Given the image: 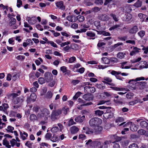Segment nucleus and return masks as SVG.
I'll list each match as a JSON object with an SVG mask.
<instances>
[{
	"label": "nucleus",
	"mask_w": 148,
	"mask_h": 148,
	"mask_svg": "<svg viewBox=\"0 0 148 148\" xmlns=\"http://www.w3.org/2000/svg\"><path fill=\"white\" fill-rule=\"evenodd\" d=\"M1 120V119L0 118V129H1L6 125L5 123H2Z\"/></svg>",
	"instance_id": "nucleus-58"
},
{
	"label": "nucleus",
	"mask_w": 148,
	"mask_h": 148,
	"mask_svg": "<svg viewBox=\"0 0 148 148\" xmlns=\"http://www.w3.org/2000/svg\"><path fill=\"white\" fill-rule=\"evenodd\" d=\"M69 33H67L66 31L61 32V34L63 36L66 37H70V35L69 34Z\"/></svg>",
	"instance_id": "nucleus-50"
},
{
	"label": "nucleus",
	"mask_w": 148,
	"mask_h": 148,
	"mask_svg": "<svg viewBox=\"0 0 148 148\" xmlns=\"http://www.w3.org/2000/svg\"><path fill=\"white\" fill-rule=\"evenodd\" d=\"M40 109V107L38 106H36L34 107L33 110L35 112H38L39 109Z\"/></svg>",
	"instance_id": "nucleus-57"
},
{
	"label": "nucleus",
	"mask_w": 148,
	"mask_h": 148,
	"mask_svg": "<svg viewBox=\"0 0 148 148\" xmlns=\"http://www.w3.org/2000/svg\"><path fill=\"white\" fill-rule=\"evenodd\" d=\"M62 110L63 111V113L64 115H66L67 114L68 111L69 110V108L66 107H64L62 108Z\"/></svg>",
	"instance_id": "nucleus-44"
},
{
	"label": "nucleus",
	"mask_w": 148,
	"mask_h": 148,
	"mask_svg": "<svg viewBox=\"0 0 148 148\" xmlns=\"http://www.w3.org/2000/svg\"><path fill=\"white\" fill-rule=\"evenodd\" d=\"M102 122V120L98 118H92L89 121L90 125L94 127L100 125Z\"/></svg>",
	"instance_id": "nucleus-3"
},
{
	"label": "nucleus",
	"mask_w": 148,
	"mask_h": 148,
	"mask_svg": "<svg viewBox=\"0 0 148 148\" xmlns=\"http://www.w3.org/2000/svg\"><path fill=\"white\" fill-rule=\"evenodd\" d=\"M67 20L71 22H74L76 20V17L73 15L69 16L66 17Z\"/></svg>",
	"instance_id": "nucleus-14"
},
{
	"label": "nucleus",
	"mask_w": 148,
	"mask_h": 148,
	"mask_svg": "<svg viewBox=\"0 0 148 148\" xmlns=\"http://www.w3.org/2000/svg\"><path fill=\"white\" fill-rule=\"evenodd\" d=\"M52 134L49 133H47L45 136V138L46 140L51 139V138Z\"/></svg>",
	"instance_id": "nucleus-38"
},
{
	"label": "nucleus",
	"mask_w": 148,
	"mask_h": 148,
	"mask_svg": "<svg viewBox=\"0 0 148 148\" xmlns=\"http://www.w3.org/2000/svg\"><path fill=\"white\" fill-rule=\"evenodd\" d=\"M3 108V112L7 114V109L9 108V106L8 104L3 103L2 104Z\"/></svg>",
	"instance_id": "nucleus-17"
},
{
	"label": "nucleus",
	"mask_w": 148,
	"mask_h": 148,
	"mask_svg": "<svg viewBox=\"0 0 148 148\" xmlns=\"http://www.w3.org/2000/svg\"><path fill=\"white\" fill-rule=\"evenodd\" d=\"M138 34L141 38H143L145 34V32L144 30H141L138 33Z\"/></svg>",
	"instance_id": "nucleus-29"
},
{
	"label": "nucleus",
	"mask_w": 148,
	"mask_h": 148,
	"mask_svg": "<svg viewBox=\"0 0 148 148\" xmlns=\"http://www.w3.org/2000/svg\"><path fill=\"white\" fill-rule=\"evenodd\" d=\"M75 123H76L74 121L73 119H71L69 121L68 125L69 126H70L73 124H75Z\"/></svg>",
	"instance_id": "nucleus-61"
},
{
	"label": "nucleus",
	"mask_w": 148,
	"mask_h": 148,
	"mask_svg": "<svg viewBox=\"0 0 148 148\" xmlns=\"http://www.w3.org/2000/svg\"><path fill=\"white\" fill-rule=\"evenodd\" d=\"M62 112L61 110L59 109L53 110L50 116L51 119L52 121L57 119L58 116L61 114Z\"/></svg>",
	"instance_id": "nucleus-4"
},
{
	"label": "nucleus",
	"mask_w": 148,
	"mask_h": 148,
	"mask_svg": "<svg viewBox=\"0 0 148 148\" xmlns=\"http://www.w3.org/2000/svg\"><path fill=\"white\" fill-rule=\"evenodd\" d=\"M98 18L103 21H106L109 20V17L106 14H100L98 16Z\"/></svg>",
	"instance_id": "nucleus-8"
},
{
	"label": "nucleus",
	"mask_w": 148,
	"mask_h": 148,
	"mask_svg": "<svg viewBox=\"0 0 148 148\" xmlns=\"http://www.w3.org/2000/svg\"><path fill=\"white\" fill-rule=\"evenodd\" d=\"M96 130H95V128L94 129H90L89 130L88 132H86V133L87 134H89L95 133L96 134Z\"/></svg>",
	"instance_id": "nucleus-49"
},
{
	"label": "nucleus",
	"mask_w": 148,
	"mask_h": 148,
	"mask_svg": "<svg viewBox=\"0 0 148 148\" xmlns=\"http://www.w3.org/2000/svg\"><path fill=\"white\" fill-rule=\"evenodd\" d=\"M63 49L64 51L68 52L69 51V50L70 49V47L69 46H67L64 47Z\"/></svg>",
	"instance_id": "nucleus-63"
},
{
	"label": "nucleus",
	"mask_w": 148,
	"mask_h": 148,
	"mask_svg": "<svg viewBox=\"0 0 148 148\" xmlns=\"http://www.w3.org/2000/svg\"><path fill=\"white\" fill-rule=\"evenodd\" d=\"M53 76L52 74L49 72L46 73L45 74V78L47 82H49L53 79Z\"/></svg>",
	"instance_id": "nucleus-5"
},
{
	"label": "nucleus",
	"mask_w": 148,
	"mask_h": 148,
	"mask_svg": "<svg viewBox=\"0 0 148 148\" xmlns=\"http://www.w3.org/2000/svg\"><path fill=\"white\" fill-rule=\"evenodd\" d=\"M85 119V116L83 115L82 116H79L76 117L75 119V120L76 122L81 123Z\"/></svg>",
	"instance_id": "nucleus-12"
},
{
	"label": "nucleus",
	"mask_w": 148,
	"mask_h": 148,
	"mask_svg": "<svg viewBox=\"0 0 148 148\" xmlns=\"http://www.w3.org/2000/svg\"><path fill=\"white\" fill-rule=\"evenodd\" d=\"M60 70L63 73L67 72L68 70L67 69V68L65 66H62L60 67Z\"/></svg>",
	"instance_id": "nucleus-48"
},
{
	"label": "nucleus",
	"mask_w": 148,
	"mask_h": 148,
	"mask_svg": "<svg viewBox=\"0 0 148 148\" xmlns=\"http://www.w3.org/2000/svg\"><path fill=\"white\" fill-rule=\"evenodd\" d=\"M83 98L86 100L90 101L92 100L93 97L92 95L88 94L84 95L83 96Z\"/></svg>",
	"instance_id": "nucleus-11"
},
{
	"label": "nucleus",
	"mask_w": 148,
	"mask_h": 148,
	"mask_svg": "<svg viewBox=\"0 0 148 148\" xmlns=\"http://www.w3.org/2000/svg\"><path fill=\"white\" fill-rule=\"evenodd\" d=\"M104 81L103 82L106 84H108L111 86H114L115 84L113 83H109L108 82H110L112 81V79L108 77H105L104 78Z\"/></svg>",
	"instance_id": "nucleus-7"
},
{
	"label": "nucleus",
	"mask_w": 148,
	"mask_h": 148,
	"mask_svg": "<svg viewBox=\"0 0 148 148\" xmlns=\"http://www.w3.org/2000/svg\"><path fill=\"white\" fill-rule=\"evenodd\" d=\"M59 131V128L58 127H53L51 129V131L53 133H55L58 132Z\"/></svg>",
	"instance_id": "nucleus-31"
},
{
	"label": "nucleus",
	"mask_w": 148,
	"mask_h": 148,
	"mask_svg": "<svg viewBox=\"0 0 148 148\" xmlns=\"http://www.w3.org/2000/svg\"><path fill=\"white\" fill-rule=\"evenodd\" d=\"M106 103L107 104H109L110 103V101H105L103 100L99 102L97 104V105H99L102 104H104Z\"/></svg>",
	"instance_id": "nucleus-47"
},
{
	"label": "nucleus",
	"mask_w": 148,
	"mask_h": 148,
	"mask_svg": "<svg viewBox=\"0 0 148 148\" xmlns=\"http://www.w3.org/2000/svg\"><path fill=\"white\" fill-rule=\"evenodd\" d=\"M37 118H38V116L33 114H31L30 116V119L32 121L36 120Z\"/></svg>",
	"instance_id": "nucleus-40"
},
{
	"label": "nucleus",
	"mask_w": 148,
	"mask_h": 148,
	"mask_svg": "<svg viewBox=\"0 0 148 148\" xmlns=\"http://www.w3.org/2000/svg\"><path fill=\"white\" fill-rule=\"evenodd\" d=\"M58 138L57 136L53 135V136L51 138L50 140L53 142H55L58 140Z\"/></svg>",
	"instance_id": "nucleus-33"
},
{
	"label": "nucleus",
	"mask_w": 148,
	"mask_h": 148,
	"mask_svg": "<svg viewBox=\"0 0 148 148\" xmlns=\"http://www.w3.org/2000/svg\"><path fill=\"white\" fill-rule=\"evenodd\" d=\"M120 25H113L112 26L110 27L109 29V30L110 31H111L114 29H116L117 30H119L120 29Z\"/></svg>",
	"instance_id": "nucleus-22"
},
{
	"label": "nucleus",
	"mask_w": 148,
	"mask_h": 148,
	"mask_svg": "<svg viewBox=\"0 0 148 148\" xmlns=\"http://www.w3.org/2000/svg\"><path fill=\"white\" fill-rule=\"evenodd\" d=\"M130 130L133 132L136 131L138 129V125L132 124L130 126Z\"/></svg>",
	"instance_id": "nucleus-16"
},
{
	"label": "nucleus",
	"mask_w": 148,
	"mask_h": 148,
	"mask_svg": "<svg viewBox=\"0 0 148 148\" xmlns=\"http://www.w3.org/2000/svg\"><path fill=\"white\" fill-rule=\"evenodd\" d=\"M110 61L114 63H117L118 62V60L117 58L114 57H112L110 58Z\"/></svg>",
	"instance_id": "nucleus-52"
},
{
	"label": "nucleus",
	"mask_w": 148,
	"mask_h": 148,
	"mask_svg": "<svg viewBox=\"0 0 148 148\" xmlns=\"http://www.w3.org/2000/svg\"><path fill=\"white\" fill-rule=\"evenodd\" d=\"M76 60V58L75 57L73 56L70 58L69 60L68 63H72L73 62Z\"/></svg>",
	"instance_id": "nucleus-43"
},
{
	"label": "nucleus",
	"mask_w": 148,
	"mask_h": 148,
	"mask_svg": "<svg viewBox=\"0 0 148 148\" xmlns=\"http://www.w3.org/2000/svg\"><path fill=\"white\" fill-rule=\"evenodd\" d=\"M94 25L96 26L98 29H99L101 27V25L100 22L98 21H96L94 22Z\"/></svg>",
	"instance_id": "nucleus-34"
},
{
	"label": "nucleus",
	"mask_w": 148,
	"mask_h": 148,
	"mask_svg": "<svg viewBox=\"0 0 148 148\" xmlns=\"http://www.w3.org/2000/svg\"><path fill=\"white\" fill-rule=\"evenodd\" d=\"M95 3L98 5H102L103 3V0H96L95 1Z\"/></svg>",
	"instance_id": "nucleus-55"
},
{
	"label": "nucleus",
	"mask_w": 148,
	"mask_h": 148,
	"mask_svg": "<svg viewBox=\"0 0 148 148\" xmlns=\"http://www.w3.org/2000/svg\"><path fill=\"white\" fill-rule=\"evenodd\" d=\"M134 96V94L132 92H129L126 95V97L128 99H130L132 98Z\"/></svg>",
	"instance_id": "nucleus-42"
},
{
	"label": "nucleus",
	"mask_w": 148,
	"mask_h": 148,
	"mask_svg": "<svg viewBox=\"0 0 148 148\" xmlns=\"http://www.w3.org/2000/svg\"><path fill=\"white\" fill-rule=\"evenodd\" d=\"M86 34L88 36L90 37H93L95 35V33L90 32H86Z\"/></svg>",
	"instance_id": "nucleus-53"
},
{
	"label": "nucleus",
	"mask_w": 148,
	"mask_h": 148,
	"mask_svg": "<svg viewBox=\"0 0 148 148\" xmlns=\"http://www.w3.org/2000/svg\"><path fill=\"white\" fill-rule=\"evenodd\" d=\"M102 60L105 64H109L110 63V59L106 57H103L102 58Z\"/></svg>",
	"instance_id": "nucleus-27"
},
{
	"label": "nucleus",
	"mask_w": 148,
	"mask_h": 148,
	"mask_svg": "<svg viewBox=\"0 0 148 148\" xmlns=\"http://www.w3.org/2000/svg\"><path fill=\"white\" fill-rule=\"evenodd\" d=\"M22 5V1L21 0H17V6L18 8H20Z\"/></svg>",
	"instance_id": "nucleus-62"
},
{
	"label": "nucleus",
	"mask_w": 148,
	"mask_h": 148,
	"mask_svg": "<svg viewBox=\"0 0 148 148\" xmlns=\"http://www.w3.org/2000/svg\"><path fill=\"white\" fill-rule=\"evenodd\" d=\"M110 16L112 17L113 19L116 22H117L118 21L119 19L118 17L116 15L111 13L110 14Z\"/></svg>",
	"instance_id": "nucleus-28"
},
{
	"label": "nucleus",
	"mask_w": 148,
	"mask_h": 148,
	"mask_svg": "<svg viewBox=\"0 0 148 148\" xmlns=\"http://www.w3.org/2000/svg\"><path fill=\"white\" fill-rule=\"evenodd\" d=\"M49 43L53 47L56 48H57L58 47L57 45L53 41H50L49 42Z\"/></svg>",
	"instance_id": "nucleus-64"
},
{
	"label": "nucleus",
	"mask_w": 148,
	"mask_h": 148,
	"mask_svg": "<svg viewBox=\"0 0 148 148\" xmlns=\"http://www.w3.org/2000/svg\"><path fill=\"white\" fill-rule=\"evenodd\" d=\"M126 19L127 21H130L132 18V15L130 13H127L126 16Z\"/></svg>",
	"instance_id": "nucleus-41"
},
{
	"label": "nucleus",
	"mask_w": 148,
	"mask_h": 148,
	"mask_svg": "<svg viewBox=\"0 0 148 148\" xmlns=\"http://www.w3.org/2000/svg\"><path fill=\"white\" fill-rule=\"evenodd\" d=\"M138 84L142 86V88L143 89L145 87L147 82H138Z\"/></svg>",
	"instance_id": "nucleus-36"
},
{
	"label": "nucleus",
	"mask_w": 148,
	"mask_h": 148,
	"mask_svg": "<svg viewBox=\"0 0 148 148\" xmlns=\"http://www.w3.org/2000/svg\"><path fill=\"white\" fill-rule=\"evenodd\" d=\"M140 125L142 128H146L148 126V123L145 121H143L140 122Z\"/></svg>",
	"instance_id": "nucleus-21"
},
{
	"label": "nucleus",
	"mask_w": 148,
	"mask_h": 148,
	"mask_svg": "<svg viewBox=\"0 0 148 148\" xmlns=\"http://www.w3.org/2000/svg\"><path fill=\"white\" fill-rule=\"evenodd\" d=\"M138 30V27L135 25L130 29L129 32L130 34H133L136 33Z\"/></svg>",
	"instance_id": "nucleus-10"
},
{
	"label": "nucleus",
	"mask_w": 148,
	"mask_h": 148,
	"mask_svg": "<svg viewBox=\"0 0 148 148\" xmlns=\"http://www.w3.org/2000/svg\"><path fill=\"white\" fill-rule=\"evenodd\" d=\"M113 116V113L111 112H108L104 113L103 117L106 119L111 118Z\"/></svg>",
	"instance_id": "nucleus-13"
},
{
	"label": "nucleus",
	"mask_w": 148,
	"mask_h": 148,
	"mask_svg": "<svg viewBox=\"0 0 148 148\" xmlns=\"http://www.w3.org/2000/svg\"><path fill=\"white\" fill-rule=\"evenodd\" d=\"M77 19L79 21L82 22L84 21L85 18L83 16L79 15L77 16Z\"/></svg>",
	"instance_id": "nucleus-37"
},
{
	"label": "nucleus",
	"mask_w": 148,
	"mask_h": 148,
	"mask_svg": "<svg viewBox=\"0 0 148 148\" xmlns=\"http://www.w3.org/2000/svg\"><path fill=\"white\" fill-rule=\"evenodd\" d=\"M125 55V53L120 52L117 54V57L119 58L122 59L124 58Z\"/></svg>",
	"instance_id": "nucleus-18"
},
{
	"label": "nucleus",
	"mask_w": 148,
	"mask_h": 148,
	"mask_svg": "<svg viewBox=\"0 0 148 148\" xmlns=\"http://www.w3.org/2000/svg\"><path fill=\"white\" fill-rule=\"evenodd\" d=\"M56 6L62 10H64L65 9V7L64 5L63 2L62 1H60L57 2L56 3Z\"/></svg>",
	"instance_id": "nucleus-9"
},
{
	"label": "nucleus",
	"mask_w": 148,
	"mask_h": 148,
	"mask_svg": "<svg viewBox=\"0 0 148 148\" xmlns=\"http://www.w3.org/2000/svg\"><path fill=\"white\" fill-rule=\"evenodd\" d=\"M38 81V83L41 84H43L45 82V79L43 77H42L39 78Z\"/></svg>",
	"instance_id": "nucleus-32"
},
{
	"label": "nucleus",
	"mask_w": 148,
	"mask_h": 148,
	"mask_svg": "<svg viewBox=\"0 0 148 148\" xmlns=\"http://www.w3.org/2000/svg\"><path fill=\"white\" fill-rule=\"evenodd\" d=\"M128 147L129 148H138V146L136 143H132L130 144Z\"/></svg>",
	"instance_id": "nucleus-51"
},
{
	"label": "nucleus",
	"mask_w": 148,
	"mask_h": 148,
	"mask_svg": "<svg viewBox=\"0 0 148 148\" xmlns=\"http://www.w3.org/2000/svg\"><path fill=\"white\" fill-rule=\"evenodd\" d=\"M24 26L26 27H29L30 30L32 29V27L30 26L27 22H25L24 23Z\"/></svg>",
	"instance_id": "nucleus-54"
},
{
	"label": "nucleus",
	"mask_w": 148,
	"mask_h": 148,
	"mask_svg": "<svg viewBox=\"0 0 148 148\" xmlns=\"http://www.w3.org/2000/svg\"><path fill=\"white\" fill-rule=\"evenodd\" d=\"M95 130H96V134L99 133L103 130V128L101 126L98 125L95 127Z\"/></svg>",
	"instance_id": "nucleus-23"
},
{
	"label": "nucleus",
	"mask_w": 148,
	"mask_h": 148,
	"mask_svg": "<svg viewBox=\"0 0 148 148\" xmlns=\"http://www.w3.org/2000/svg\"><path fill=\"white\" fill-rule=\"evenodd\" d=\"M79 130L78 128L75 126H72L71 127V131L72 133L75 134Z\"/></svg>",
	"instance_id": "nucleus-20"
},
{
	"label": "nucleus",
	"mask_w": 148,
	"mask_h": 148,
	"mask_svg": "<svg viewBox=\"0 0 148 148\" xmlns=\"http://www.w3.org/2000/svg\"><path fill=\"white\" fill-rule=\"evenodd\" d=\"M37 98L36 95L34 93L31 94L30 97H27L26 101L27 103H29L31 102H34L36 100Z\"/></svg>",
	"instance_id": "nucleus-6"
},
{
	"label": "nucleus",
	"mask_w": 148,
	"mask_h": 148,
	"mask_svg": "<svg viewBox=\"0 0 148 148\" xmlns=\"http://www.w3.org/2000/svg\"><path fill=\"white\" fill-rule=\"evenodd\" d=\"M142 4V1L140 0H138V1L133 5L136 8H139L141 6Z\"/></svg>",
	"instance_id": "nucleus-26"
},
{
	"label": "nucleus",
	"mask_w": 148,
	"mask_h": 148,
	"mask_svg": "<svg viewBox=\"0 0 148 148\" xmlns=\"http://www.w3.org/2000/svg\"><path fill=\"white\" fill-rule=\"evenodd\" d=\"M82 94V93L80 92H77L75 95L73 97V99L74 100H76L77 98Z\"/></svg>",
	"instance_id": "nucleus-39"
},
{
	"label": "nucleus",
	"mask_w": 148,
	"mask_h": 148,
	"mask_svg": "<svg viewBox=\"0 0 148 148\" xmlns=\"http://www.w3.org/2000/svg\"><path fill=\"white\" fill-rule=\"evenodd\" d=\"M3 144L8 148H11V146L9 145V143L7 141L6 138H5V139L3 140Z\"/></svg>",
	"instance_id": "nucleus-25"
},
{
	"label": "nucleus",
	"mask_w": 148,
	"mask_h": 148,
	"mask_svg": "<svg viewBox=\"0 0 148 148\" xmlns=\"http://www.w3.org/2000/svg\"><path fill=\"white\" fill-rule=\"evenodd\" d=\"M145 130L143 129H141L139 130L138 131V133L139 134L141 135H144V132H145Z\"/></svg>",
	"instance_id": "nucleus-60"
},
{
	"label": "nucleus",
	"mask_w": 148,
	"mask_h": 148,
	"mask_svg": "<svg viewBox=\"0 0 148 148\" xmlns=\"http://www.w3.org/2000/svg\"><path fill=\"white\" fill-rule=\"evenodd\" d=\"M79 138L82 140H85L86 138V136L84 134H80L79 136Z\"/></svg>",
	"instance_id": "nucleus-56"
},
{
	"label": "nucleus",
	"mask_w": 148,
	"mask_h": 148,
	"mask_svg": "<svg viewBox=\"0 0 148 148\" xmlns=\"http://www.w3.org/2000/svg\"><path fill=\"white\" fill-rule=\"evenodd\" d=\"M111 73L113 75H114L116 76H117L119 74H120L121 73V72L120 71L117 72L115 71H112L111 72Z\"/></svg>",
	"instance_id": "nucleus-46"
},
{
	"label": "nucleus",
	"mask_w": 148,
	"mask_h": 148,
	"mask_svg": "<svg viewBox=\"0 0 148 148\" xmlns=\"http://www.w3.org/2000/svg\"><path fill=\"white\" fill-rule=\"evenodd\" d=\"M21 91L19 90L17 91L16 93H13L9 94L8 97H12V102L15 104H21L24 101V97L21 96L19 97H17L20 95Z\"/></svg>",
	"instance_id": "nucleus-1"
},
{
	"label": "nucleus",
	"mask_w": 148,
	"mask_h": 148,
	"mask_svg": "<svg viewBox=\"0 0 148 148\" xmlns=\"http://www.w3.org/2000/svg\"><path fill=\"white\" fill-rule=\"evenodd\" d=\"M14 127L9 125L7 129L6 130L8 132L13 133V130H14Z\"/></svg>",
	"instance_id": "nucleus-45"
},
{
	"label": "nucleus",
	"mask_w": 148,
	"mask_h": 148,
	"mask_svg": "<svg viewBox=\"0 0 148 148\" xmlns=\"http://www.w3.org/2000/svg\"><path fill=\"white\" fill-rule=\"evenodd\" d=\"M103 113V112L100 110H97L95 111V114L96 115L101 116Z\"/></svg>",
	"instance_id": "nucleus-30"
},
{
	"label": "nucleus",
	"mask_w": 148,
	"mask_h": 148,
	"mask_svg": "<svg viewBox=\"0 0 148 148\" xmlns=\"http://www.w3.org/2000/svg\"><path fill=\"white\" fill-rule=\"evenodd\" d=\"M50 111L47 108L43 109L41 111V113H38L37 116L38 119L45 121L48 120V117H50Z\"/></svg>",
	"instance_id": "nucleus-2"
},
{
	"label": "nucleus",
	"mask_w": 148,
	"mask_h": 148,
	"mask_svg": "<svg viewBox=\"0 0 148 148\" xmlns=\"http://www.w3.org/2000/svg\"><path fill=\"white\" fill-rule=\"evenodd\" d=\"M9 25L10 26H12L15 25L16 22V20L15 18L13 17L10 18V19L9 20Z\"/></svg>",
	"instance_id": "nucleus-15"
},
{
	"label": "nucleus",
	"mask_w": 148,
	"mask_h": 148,
	"mask_svg": "<svg viewBox=\"0 0 148 148\" xmlns=\"http://www.w3.org/2000/svg\"><path fill=\"white\" fill-rule=\"evenodd\" d=\"M53 93L51 91H48L46 94V97L48 99H51L53 96Z\"/></svg>",
	"instance_id": "nucleus-24"
},
{
	"label": "nucleus",
	"mask_w": 148,
	"mask_h": 148,
	"mask_svg": "<svg viewBox=\"0 0 148 148\" xmlns=\"http://www.w3.org/2000/svg\"><path fill=\"white\" fill-rule=\"evenodd\" d=\"M138 16L140 18L141 21H145V18L147 16L143 13H140L138 14Z\"/></svg>",
	"instance_id": "nucleus-19"
},
{
	"label": "nucleus",
	"mask_w": 148,
	"mask_h": 148,
	"mask_svg": "<svg viewBox=\"0 0 148 148\" xmlns=\"http://www.w3.org/2000/svg\"><path fill=\"white\" fill-rule=\"evenodd\" d=\"M142 47H143L142 48V50L144 51V53L145 54L147 53L148 52V47H145L143 45L142 46Z\"/></svg>",
	"instance_id": "nucleus-59"
},
{
	"label": "nucleus",
	"mask_w": 148,
	"mask_h": 148,
	"mask_svg": "<svg viewBox=\"0 0 148 148\" xmlns=\"http://www.w3.org/2000/svg\"><path fill=\"white\" fill-rule=\"evenodd\" d=\"M110 88L113 90L116 91H123L125 89L122 88H118L117 87H111Z\"/></svg>",
	"instance_id": "nucleus-35"
}]
</instances>
